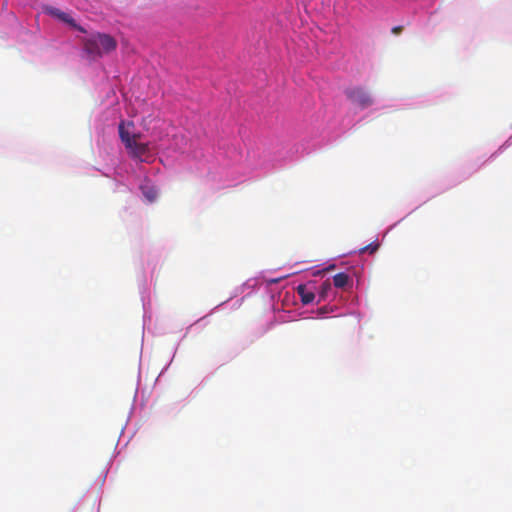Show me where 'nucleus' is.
I'll use <instances>...</instances> for the list:
<instances>
[{
    "mask_svg": "<svg viewBox=\"0 0 512 512\" xmlns=\"http://www.w3.org/2000/svg\"><path fill=\"white\" fill-rule=\"evenodd\" d=\"M117 48L114 37L105 33L92 34L83 40V49L87 57L95 61Z\"/></svg>",
    "mask_w": 512,
    "mask_h": 512,
    "instance_id": "1",
    "label": "nucleus"
},
{
    "mask_svg": "<svg viewBox=\"0 0 512 512\" xmlns=\"http://www.w3.org/2000/svg\"><path fill=\"white\" fill-rule=\"evenodd\" d=\"M134 124L131 121H121L118 127L119 137L126 147H131V143L140 139V133H133L129 131V128H133Z\"/></svg>",
    "mask_w": 512,
    "mask_h": 512,
    "instance_id": "2",
    "label": "nucleus"
},
{
    "mask_svg": "<svg viewBox=\"0 0 512 512\" xmlns=\"http://www.w3.org/2000/svg\"><path fill=\"white\" fill-rule=\"evenodd\" d=\"M129 155L141 162L146 160V156L149 153V146L147 143H141L139 140L131 143V147H126Z\"/></svg>",
    "mask_w": 512,
    "mask_h": 512,
    "instance_id": "3",
    "label": "nucleus"
},
{
    "mask_svg": "<svg viewBox=\"0 0 512 512\" xmlns=\"http://www.w3.org/2000/svg\"><path fill=\"white\" fill-rule=\"evenodd\" d=\"M372 104L373 98L367 91L360 88L354 91V105H357L360 109H365Z\"/></svg>",
    "mask_w": 512,
    "mask_h": 512,
    "instance_id": "4",
    "label": "nucleus"
},
{
    "mask_svg": "<svg viewBox=\"0 0 512 512\" xmlns=\"http://www.w3.org/2000/svg\"><path fill=\"white\" fill-rule=\"evenodd\" d=\"M46 11L51 16L56 17L57 19L77 28L75 21L67 13H65L57 8H54V7H48V8H46Z\"/></svg>",
    "mask_w": 512,
    "mask_h": 512,
    "instance_id": "5",
    "label": "nucleus"
},
{
    "mask_svg": "<svg viewBox=\"0 0 512 512\" xmlns=\"http://www.w3.org/2000/svg\"><path fill=\"white\" fill-rule=\"evenodd\" d=\"M297 292H298L299 296L301 297V301L304 304L311 303L315 298V294L312 291L308 290L305 285H299L297 287Z\"/></svg>",
    "mask_w": 512,
    "mask_h": 512,
    "instance_id": "6",
    "label": "nucleus"
},
{
    "mask_svg": "<svg viewBox=\"0 0 512 512\" xmlns=\"http://www.w3.org/2000/svg\"><path fill=\"white\" fill-rule=\"evenodd\" d=\"M141 190L149 202H153L157 198L158 193L154 186L142 185Z\"/></svg>",
    "mask_w": 512,
    "mask_h": 512,
    "instance_id": "7",
    "label": "nucleus"
},
{
    "mask_svg": "<svg viewBox=\"0 0 512 512\" xmlns=\"http://www.w3.org/2000/svg\"><path fill=\"white\" fill-rule=\"evenodd\" d=\"M348 275L345 273H338L333 277V283L336 287L342 288L348 283Z\"/></svg>",
    "mask_w": 512,
    "mask_h": 512,
    "instance_id": "8",
    "label": "nucleus"
},
{
    "mask_svg": "<svg viewBox=\"0 0 512 512\" xmlns=\"http://www.w3.org/2000/svg\"><path fill=\"white\" fill-rule=\"evenodd\" d=\"M379 248V243L378 242H372L362 248L359 249V253L360 254H364L366 252H368L369 254H373L374 252H376Z\"/></svg>",
    "mask_w": 512,
    "mask_h": 512,
    "instance_id": "9",
    "label": "nucleus"
},
{
    "mask_svg": "<svg viewBox=\"0 0 512 512\" xmlns=\"http://www.w3.org/2000/svg\"><path fill=\"white\" fill-rule=\"evenodd\" d=\"M402 30L403 26H395L392 28V33L398 35L402 32Z\"/></svg>",
    "mask_w": 512,
    "mask_h": 512,
    "instance_id": "10",
    "label": "nucleus"
}]
</instances>
